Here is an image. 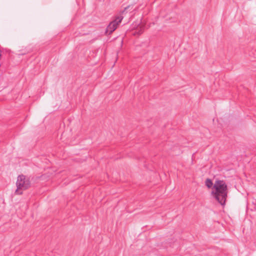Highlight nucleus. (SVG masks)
Wrapping results in <instances>:
<instances>
[{"label":"nucleus","mask_w":256,"mask_h":256,"mask_svg":"<svg viewBox=\"0 0 256 256\" xmlns=\"http://www.w3.org/2000/svg\"><path fill=\"white\" fill-rule=\"evenodd\" d=\"M228 194L227 185L223 180H217L212 188L211 195L221 205L224 206Z\"/></svg>","instance_id":"nucleus-1"},{"label":"nucleus","mask_w":256,"mask_h":256,"mask_svg":"<svg viewBox=\"0 0 256 256\" xmlns=\"http://www.w3.org/2000/svg\"><path fill=\"white\" fill-rule=\"evenodd\" d=\"M16 185L17 188L15 191L16 194H21L22 192L30 186V178L24 175H20L17 178Z\"/></svg>","instance_id":"nucleus-2"},{"label":"nucleus","mask_w":256,"mask_h":256,"mask_svg":"<svg viewBox=\"0 0 256 256\" xmlns=\"http://www.w3.org/2000/svg\"><path fill=\"white\" fill-rule=\"evenodd\" d=\"M122 18L123 17L122 16H118L115 20L111 22L108 26L106 29V32L110 34L114 32L118 24L120 23Z\"/></svg>","instance_id":"nucleus-3"},{"label":"nucleus","mask_w":256,"mask_h":256,"mask_svg":"<svg viewBox=\"0 0 256 256\" xmlns=\"http://www.w3.org/2000/svg\"><path fill=\"white\" fill-rule=\"evenodd\" d=\"M205 184H206V186L208 188H212L214 186V184H213V182H212V180L210 178H207L206 180V182H205Z\"/></svg>","instance_id":"nucleus-4"},{"label":"nucleus","mask_w":256,"mask_h":256,"mask_svg":"<svg viewBox=\"0 0 256 256\" xmlns=\"http://www.w3.org/2000/svg\"><path fill=\"white\" fill-rule=\"evenodd\" d=\"M129 7H128V8H125L124 10L122 12V14H124L126 10Z\"/></svg>","instance_id":"nucleus-5"},{"label":"nucleus","mask_w":256,"mask_h":256,"mask_svg":"<svg viewBox=\"0 0 256 256\" xmlns=\"http://www.w3.org/2000/svg\"><path fill=\"white\" fill-rule=\"evenodd\" d=\"M1 56V51L0 50V57Z\"/></svg>","instance_id":"nucleus-6"}]
</instances>
